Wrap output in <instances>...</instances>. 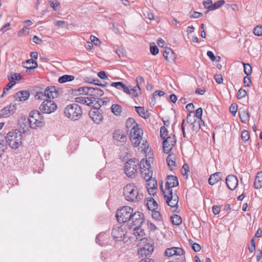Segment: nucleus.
<instances>
[{
  "label": "nucleus",
  "instance_id": "nucleus-1",
  "mask_svg": "<svg viewBox=\"0 0 262 262\" xmlns=\"http://www.w3.org/2000/svg\"><path fill=\"white\" fill-rule=\"evenodd\" d=\"M116 216L117 220L120 223L130 222L129 227H133V224L139 226L142 225L144 219L143 214L140 212H135L133 213V209L132 207L126 206L118 209Z\"/></svg>",
  "mask_w": 262,
  "mask_h": 262
},
{
  "label": "nucleus",
  "instance_id": "nucleus-2",
  "mask_svg": "<svg viewBox=\"0 0 262 262\" xmlns=\"http://www.w3.org/2000/svg\"><path fill=\"white\" fill-rule=\"evenodd\" d=\"M22 139V134L18 129L10 131L6 137L7 143L13 149H17L21 146Z\"/></svg>",
  "mask_w": 262,
  "mask_h": 262
},
{
  "label": "nucleus",
  "instance_id": "nucleus-3",
  "mask_svg": "<svg viewBox=\"0 0 262 262\" xmlns=\"http://www.w3.org/2000/svg\"><path fill=\"white\" fill-rule=\"evenodd\" d=\"M123 195L129 202H136L140 199L137 187L133 183L127 184L123 188Z\"/></svg>",
  "mask_w": 262,
  "mask_h": 262
},
{
  "label": "nucleus",
  "instance_id": "nucleus-4",
  "mask_svg": "<svg viewBox=\"0 0 262 262\" xmlns=\"http://www.w3.org/2000/svg\"><path fill=\"white\" fill-rule=\"evenodd\" d=\"M65 116L72 120L79 119L82 114V109L77 103H72L68 105L64 108Z\"/></svg>",
  "mask_w": 262,
  "mask_h": 262
},
{
  "label": "nucleus",
  "instance_id": "nucleus-5",
  "mask_svg": "<svg viewBox=\"0 0 262 262\" xmlns=\"http://www.w3.org/2000/svg\"><path fill=\"white\" fill-rule=\"evenodd\" d=\"M139 168V161L136 159H130L125 163L124 169L128 178H135Z\"/></svg>",
  "mask_w": 262,
  "mask_h": 262
},
{
  "label": "nucleus",
  "instance_id": "nucleus-6",
  "mask_svg": "<svg viewBox=\"0 0 262 262\" xmlns=\"http://www.w3.org/2000/svg\"><path fill=\"white\" fill-rule=\"evenodd\" d=\"M27 121L29 122L30 127L36 128L43 125V118L39 111L34 110L30 112Z\"/></svg>",
  "mask_w": 262,
  "mask_h": 262
},
{
  "label": "nucleus",
  "instance_id": "nucleus-7",
  "mask_svg": "<svg viewBox=\"0 0 262 262\" xmlns=\"http://www.w3.org/2000/svg\"><path fill=\"white\" fill-rule=\"evenodd\" d=\"M143 131L138 124L134 125L130 132V140L132 144L137 147L139 145L142 140Z\"/></svg>",
  "mask_w": 262,
  "mask_h": 262
},
{
  "label": "nucleus",
  "instance_id": "nucleus-8",
  "mask_svg": "<svg viewBox=\"0 0 262 262\" xmlns=\"http://www.w3.org/2000/svg\"><path fill=\"white\" fill-rule=\"evenodd\" d=\"M164 198L167 204L171 208H177L179 202V198L177 194H173L172 190H165L164 192Z\"/></svg>",
  "mask_w": 262,
  "mask_h": 262
},
{
  "label": "nucleus",
  "instance_id": "nucleus-9",
  "mask_svg": "<svg viewBox=\"0 0 262 262\" xmlns=\"http://www.w3.org/2000/svg\"><path fill=\"white\" fill-rule=\"evenodd\" d=\"M56 104L51 100H44L39 106V110L43 113L51 114L57 109Z\"/></svg>",
  "mask_w": 262,
  "mask_h": 262
},
{
  "label": "nucleus",
  "instance_id": "nucleus-10",
  "mask_svg": "<svg viewBox=\"0 0 262 262\" xmlns=\"http://www.w3.org/2000/svg\"><path fill=\"white\" fill-rule=\"evenodd\" d=\"M113 140L114 144L118 146L124 144L127 140L125 133L119 129L115 130L113 134Z\"/></svg>",
  "mask_w": 262,
  "mask_h": 262
},
{
  "label": "nucleus",
  "instance_id": "nucleus-11",
  "mask_svg": "<svg viewBox=\"0 0 262 262\" xmlns=\"http://www.w3.org/2000/svg\"><path fill=\"white\" fill-rule=\"evenodd\" d=\"M184 250L178 247H172L170 248H167L165 251V254L167 256H179V259H180V261L176 262H184Z\"/></svg>",
  "mask_w": 262,
  "mask_h": 262
},
{
  "label": "nucleus",
  "instance_id": "nucleus-12",
  "mask_svg": "<svg viewBox=\"0 0 262 262\" xmlns=\"http://www.w3.org/2000/svg\"><path fill=\"white\" fill-rule=\"evenodd\" d=\"M58 91L57 88L54 86H48L44 91L43 93H38L36 95V97H38V99H40L41 96H45L49 99H54L58 96Z\"/></svg>",
  "mask_w": 262,
  "mask_h": 262
},
{
  "label": "nucleus",
  "instance_id": "nucleus-13",
  "mask_svg": "<svg viewBox=\"0 0 262 262\" xmlns=\"http://www.w3.org/2000/svg\"><path fill=\"white\" fill-rule=\"evenodd\" d=\"M176 143V138L174 135L167 136L163 142V151L165 154H169Z\"/></svg>",
  "mask_w": 262,
  "mask_h": 262
},
{
  "label": "nucleus",
  "instance_id": "nucleus-14",
  "mask_svg": "<svg viewBox=\"0 0 262 262\" xmlns=\"http://www.w3.org/2000/svg\"><path fill=\"white\" fill-rule=\"evenodd\" d=\"M16 110L15 104H10L0 111V117L6 118L13 115Z\"/></svg>",
  "mask_w": 262,
  "mask_h": 262
},
{
  "label": "nucleus",
  "instance_id": "nucleus-15",
  "mask_svg": "<svg viewBox=\"0 0 262 262\" xmlns=\"http://www.w3.org/2000/svg\"><path fill=\"white\" fill-rule=\"evenodd\" d=\"M89 115L93 121L96 124H99L103 120L102 113L98 110H91Z\"/></svg>",
  "mask_w": 262,
  "mask_h": 262
},
{
  "label": "nucleus",
  "instance_id": "nucleus-16",
  "mask_svg": "<svg viewBox=\"0 0 262 262\" xmlns=\"http://www.w3.org/2000/svg\"><path fill=\"white\" fill-rule=\"evenodd\" d=\"M154 250V246L152 244L146 243L138 250V254L142 257L150 256Z\"/></svg>",
  "mask_w": 262,
  "mask_h": 262
},
{
  "label": "nucleus",
  "instance_id": "nucleus-17",
  "mask_svg": "<svg viewBox=\"0 0 262 262\" xmlns=\"http://www.w3.org/2000/svg\"><path fill=\"white\" fill-rule=\"evenodd\" d=\"M141 225L139 226L133 224V227H129L130 229H133L134 234L136 238L139 241H142L145 238V232L144 230L141 228Z\"/></svg>",
  "mask_w": 262,
  "mask_h": 262
},
{
  "label": "nucleus",
  "instance_id": "nucleus-18",
  "mask_svg": "<svg viewBox=\"0 0 262 262\" xmlns=\"http://www.w3.org/2000/svg\"><path fill=\"white\" fill-rule=\"evenodd\" d=\"M178 185L179 182L176 177L168 176L167 177V181L165 184L166 189L165 190H172V188L177 186Z\"/></svg>",
  "mask_w": 262,
  "mask_h": 262
},
{
  "label": "nucleus",
  "instance_id": "nucleus-19",
  "mask_svg": "<svg viewBox=\"0 0 262 262\" xmlns=\"http://www.w3.org/2000/svg\"><path fill=\"white\" fill-rule=\"evenodd\" d=\"M226 183L227 187L230 190H234L238 185V180L237 178L232 174L228 175L226 179Z\"/></svg>",
  "mask_w": 262,
  "mask_h": 262
},
{
  "label": "nucleus",
  "instance_id": "nucleus-20",
  "mask_svg": "<svg viewBox=\"0 0 262 262\" xmlns=\"http://www.w3.org/2000/svg\"><path fill=\"white\" fill-rule=\"evenodd\" d=\"M23 67L25 68L26 72L28 73H31L34 69H36L38 67L37 63L33 59H30L27 60L24 62Z\"/></svg>",
  "mask_w": 262,
  "mask_h": 262
},
{
  "label": "nucleus",
  "instance_id": "nucleus-21",
  "mask_svg": "<svg viewBox=\"0 0 262 262\" xmlns=\"http://www.w3.org/2000/svg\"><path fill=\"white\" fill-rule=\"evenodd\" d=\"M109 235L106 232H101L97 235L96 242L101 246H104L107 243Z\"/></svg>",
  "mask_w": 262,
  "mask_h": 262
},
{
  "label": "nucleus",
  "instance_id": "nucleus-22",
  "mask_svg": "<svg viewBox=\"0 0 262 262\" xmlns=\"http://www.w3.org/2000/svg\"><path fill=\"white\" fill-rule=\"evenodd\" d=\"M125 232L122 227H116L112 229V235L114 238L119 239L125 235Z\"/></svg>",
  "mask_w": 262,
  "mask_h": 262
},
{
  "label": "nucleus",
  "instance_id": "nucleus-23",
  "mask_svg": "<svg viewBox=\"0 0 262 262\" xmlns=\"http://www.w3.org/2000/svg\"><path fill=\"white\" fill-rule=\"evenodd\" d=\"M30 93L28 91H21L16 93L14 95V98L16 101H22L28 99Z\"/></svg>",
  "mask_w": 262,
  "mask_h": 262
},
{
  "label": "nucleus",
  "instance_id": "nucleus-24",
  "mask_svg": "<svg viewBox=\"0 0 262 262\" xmlns=\"http://www.w3.org/2000/svg\"><path fill=\"white\" fill-rule=\"evenodd\" d=\"M163 55L165 59L169 61H173L176 58L173 51L169 48H166L163 51Z\"/></svg>",
  "mask_w": 262,
  "mask_h": 262
},
{
  "label": "nucleus",
  "instance_id": "nucleus-25",
  "mask_svg": "<svg viewBox=\"0 0 262 262\" xmlns=\"http://www.w3.org/2000/svg\"><path fill=\"white\" fill-rule=\"evenodd\" d=\"M166 161L170 170L176 169V157L174 155H169L166 158Z\"/></svg>",
  "mask_w": 262,
  "mask_h": 262
},
{
  "label": "nucleus",
  "instance_id": "nucleus-26",
  "mask_svg": "<svg viewBox=\"0 0 262 262\" xmlns=\"http://www.w3.org/2000/svg\"><path fill=\"white\" fill-rule=\"evenodd\" d=\"M221 173L220 172H216L213 174H212L209 179L208 183L211 185H213L217 183L221 179Z\"/></svg>",
  "mask_w": 262,
  "mask_h": 262
},
{
  "label": "nucleus",
  "instance_id": "nucleus-27",
  "mask_svg": "<svg viewBox=\"0 0 262 262\" xmlns=\"http://www.w3.org/2000/svg\"><path fill=\"white\" fill-rule=\"evenodd\" d=\"M254 187L257 189L262 187V171L257 173L254 180Z\"/></svg>",
  "mask_w": 262,
  "mask_h": 262
},
{
  "label": "nucleus",
  "instance_id": "nucleus-28",
  "mask_svg": "<svg viewBox=\"0 0 262 262\" xmlns=\"http://www.w3.org/2000/svg\"><path fill=\"white\" fill-rule=\"evenodd\" d=\"M135 109L140 117L145 119L148 118L149 114L148 113V111L145 110L144 107L135 106Z\"/></svg>",
  "mask_w": 262,
  "mask_h": 262
},
{
  "label": "nucleus",
  "instance_id": "nucleus-29",
  "mask_svg": "<svg viewBox=\"0 0 262 262\" xmlns=\"http://www.w3.org/2000/svg\"><path fill=\"white\" fill-rule=\"evenodd\" d=\"M146 205L149 210H155L158 208V204L156 201L152 198H147Z\"/></svg>",
  "mask_w": 262,
  "mask_h": 262
},
{
  "label": "nucleus",
  "instance_id": "nucleus-30",
  "mask_svg": "<svg viewBox=\"0 0 262 262\" xmlns=\"http://www.w3.org/2000/svg\"><path fill=\"white\" fill-rule=\"evenodd\" d=\"M141 174L146 181L152 179V171L150 169L143 168L141 170Z\"/></svg>",
  "mask_w": 262,
  "mask_h": 262
},
{
  "label": "nucleus",
  "instance_id": "nucleus-31",
  "mask_svg": "<svg viewBox=\"0 0 262 262\" xmlns=\"http://www.w3.org/2000/svg\"><path fill=\"white\" fill-rule=\"evenodd\" d=\"M130 93L129 95L133 98H135L141 95V88L139 85L134 86L130 90Z\"/></svg>",
  "mask_w": 262,
  "mask_h": 262
},
{
  "label": "nucleus",
  "instance_id": "nucleus-32",
  "mask_svg": "<svg viewBox=\"0 0 262 262\" xmlns=\"http://www.w3.org/2000/svg\"><path fill=\"white\" fill-rule=\"evenodd\" d=\"M112 113L116 116H120L122 112L121 105L113 104L111 107Z\"/></svg>",
  "mask_w": 262,
  "mask_h": 262
},
{
  "label": "nucleus",
  "instance_id": "nucleus-33",
  "mask_svg": "<svg viewBox=\"0 0 262 262\" xmlns=\"http://www.w3.org/2000/svg\"><path fill=\"white\" fill-rule=\"evenodd\" d=\"M74 76L73 75H64L60 77L58 79V82L60 83H63L69 81H72L74 79Z\"/></svg>",
  "mask_w": 262,
  "mask_h": 262
},
{
  "label": "nucleus",
  "instance_id": "nucleus-34",
  "mask_svg": "<svg viewBox=\"0 0 262 262\" xmlns=\"http://www.w3.org/2000/svg\"><path fill=\"white\" fill-rule=\"evenodd\" d=\"M202 121L200 120L194 119L193 121L190 123V125L191 126L192 130L197 133L199 131L201 128L200 122Z\"/></svg>",
  "mask_w": 262,
  "mask_h": 262
},
{
  "label": "nucleus",
  "instance_id": "nucleus-35",
  "mask_svg": "<svg viewBox=\"0 0 262 262\" xmlns=\"http://www.w3.org/2000/svg\"><path fill=\"white\" fill-rule=\"evenodd\" d=\"M239 117L243 123H246L249 120V115L247 111H243L239 112Z\"/></svg>",
  "mask_w": 262,
  "mask_h": 262
},
{
  "label": "nucleus",
  "instance_id": "nucleus-36",
  "mask_svg": "<svg viewBox=\"0 0 262 262\" xmlns=\"http://www.w3.org/2000/svg\"><path fill=\"white\" fill-rule=\"evenodd\" d=\"M150 162V159L148 160L142 159L140 163L141 170H143V168L150 169L151 167Z\"/></svg>",
  "mask_w": 262,
  "mask_h": 262
},
{
  "label": "nucleus",
  "instance_id": "nucleus-37",
  "mask_svg": "<svg viewBox=\"0 0 262 262\" xmlns=\"http://www.w3.org/2000/svg\"><path fill=\"white\" fill-rule=\"evenodd\" d=\"M171 220L172 223L175 225H179L182 223L181 217L177 214H174L171 216Z\"/></svg>",
  "mask_w": 262,
  "mask_h": 262
},
{
  "label": "nucleus",
  "instance_id": "nucleus-38",
  "mask_svg": "<svg viewBox=\"0 0 262 262\" xmlns=\"http://www.w3.org/2000/svg\"><path fill=\"white\" fill-rule=\"evenodd\" d=\"M225 3V1L224 0H220L217 1L212 4V6L211 7L212 10H214L220 8L221 6L224 5Z\"/></svg>",
  "mask_w": 262,
  "mask_h": 262
},
{
  "label": "nucleus",
  "instance_id": "nucleus-39",
  "mask_svg": "<svg viewBox=\"0 0 262 262\" xmlns=\"http://www.w3.org/2000/svg\"><path fill=\"white\" fill-rule=\"evenodd\" d=\"M244 72L245 74L247 76H249L252 73V67L249 63H244Z\"/></svg>",
  "mask_w": 262,
  "mask_h": 262
},
{
  "label": "nucleus",
  "instance_id": "nucleus-40",
  "mask_svg": "<svg viewBox=\"0 0 262 262\" xmlns=\"http://www.w3.org/2000/svg\"><path fill=\"white\" fill-rule=\"evenodd\" d=\"M250 138L249 132L246 130H244L241 133V139L244 142L247 141Z\"/></svg>",
  "mask_w": 262,
  "mask_h": 262
},
{
  "label": "nucleus",
  "instance_id": "nucleus-41",
  "mask_svg": "<svg viewBox=\"0 0 262 262\" xmlns=\"http://www.w3.org/2000/svg\"><path fill=\"white\" fill-rule=\"evenodd\" d=\"M147 182V188H157V182L155 179H151Z\"/></svg>",
  "mask_w": 262,
  "mask_h": 262
},
{
  "label": "nucleus",
  "instance_id": "nucleus-42",
  "mask_svg": "<svg viewBox=\"0 0 262 262\" xmlns=\"http://www.w3.org/2000/svg\"><path fill=\"white\" fill-rule=\"evenodd\" d=\"M253 33L257 36H262V25L255 27L253 29Z\"/></svg>",
  "mask_w": 262,
  "mask_h": 262
},
{
  "label": "nucleus",
  "instance_id": "nucleus-43",
  "mask_svg": "<svg viewBox=\"0 0 262 262\" xmlns=\"http://www.w3.org/2000/svg\"><path fill=\"white\" fill-rule=\"evenodd\" d=\"M137 124L134 119L132 118H129L126 122V126L127 128H132V127L135 125Z\"/></svg>",
  "mask_w": 262,
  "mask_h": 262
},
{
  "label": "nucleus",
  "instance_id": "nucleus-44",
  "mask_svg": "<svg viewBox=\"0 0 262 262\" xmlns=\"http://www.w3.org/2000/svg\"><path fill=\"white\" fill-rule=\"evenodd\" d=\"M160 136L163 139H164L168 136V130L166 129V128L164 126L161 127Z\"/></svg>",
  "mask_w": 262,
  "mask_h": 262
},
{
  "label": "nucleus",
  "instance_id": "nucleus-45",
  "mask_svg": "<svg viewBox=\"0 0 262 262\" xmlns=\"http://www.w3.org/2000/svg\"><path fill=\"white\" fill-rule=\"evenodd\" d=\"M104 92L102 90L98 88H95L94 97L96 98L97 97H100L102 96Z\"/></svg>",
  "mask_w": 262,
  "mask_h": 262
},
{
  "label": "nucleus",
  "instance_id": "nucleus-46",
  "mask_svg": "<svg viewBox=\"0 0 262 262\" xmlns=\"http://www.w3.org/2000/svg\"><path fill=\"white\" fill-rule=\"evenodd\" d=\"M247 93V92L245 90L242 88L240 89L237 94L238 99H241L245 97L246 96Z\"/></svg>",
  "mask_w": 262,
  "mask_h": 262
},
{
  "label": "nucleus",
  "instance_id": "nucleus-47",
  "mask_svg": "<svg viewBox=\"0 0 262 262\" xmlns=\"http://www.w3.org/2000/svg\"><path fill=\"white\" fill-rule=\"evenodd\" d=\"M212 0H206L203 3V5L205 8L208 9L209 11H212L211 7L212 6Z\"/></svg>",
  "mask_w": 262,
  "mask_h": 262
},
{
  "label": "nucleus",
  "instance_id": "nucleus-48",
  "mask_svg": "<svg viewBox=\"0 0 262 262\" xmlns=\"http://www.w3.org/2000/svg\"><path fill=\"white\" fill-rule=\"evenodd\" d=\"M124 85V84L122 82L119 81L112 83L111 86L115 87L118 90H120L123 88Z\"/></svg>",
  "mask_w": 262,
  "mask_h": 262
},
{
  "label": "nucleus",
  "instance_id": "nucleus-49",
  "mask_svg": "<svg viewBox=\"0 0 262 262\" xmlns=\"http://www.w3.org/2000/svg\"><path fill=\"white\" fill-rule=\"evenodd\" d=\"M29 34V29L26 27H24L21 30H20L18 33V35L19 36H23L24 35H26Z\"/></svg>",
  "mask_w": 262,
  "mask_h": 262
},
{
  "label": "nucleus",
  "instance_id": "nucleus-50",
  "mask_svg": "<svg viewBox=\"0 0 262 262\" xmlns=\"http://www.w3.org/2000/svg\"><path fill=\"white\" fill-rule=\"evenodd\" d=\"M203 113V110L201 107H199L195 111V117L198 118V120H202V116Z\"/></svg>",
  "mask_w": 262,
  "mask_h": 262
},
{
  "label": "nucleus",
  "instance_id": "nucleus-51",
  "mask_svg": "<svg viewBox=\"0 0 262 262\" xmlns=\"http://www.w3.org/2000/svg\"><path fill=\"white\" fill-rule=\"evenodd\" d=\"M49 3L50 5V6L54 10H56L58 6L60 5L59 3L57 0H55L54 1H50Z\"/></svg>",
  "mask_w": 262,
  "mask_h": 262
},
{
  "label": "nucleus",
  "instance_id": "nucleus-52",
  "mask_svg": "<svg viewBox=\"0 0 262 262\" xmlns=\"http://www.w3.org/2000/svg\"><path fill=\"white\" fill-rule=\"evenodd\" d=\"M85 99L86 103H85V104L89 106L92 105L94 101H95V98L94 97H85Z\"/></svg>",
  "mask_w": 262,
  "mask_h": 262
},
{
  "label": "nucleus",
  "instance_id": "nucleus-53",
  "mask_svg": "<svg viewBox=\"0 0 262 262\" xmlns=\"http://www.w3.org/2000/svg\"><path fill=\"white\" fill-rule=\"evenodd\" d=\"M150 51L153 55H156L158 54L159 49L156 45L151 46L150 47Z\"/></svg>",
  "mask_w": 262,
  "mask_h": 262
},
{
  "label": "nucleus",
  "instance_id": "nucleus-54",
  "mask_svg": "<svg viewBox=\"0 0 262 262\" xmlns=\"http://www.w3.org/2000/svg\"><path fill=\"white\" fill-rule=\"evenodd\" d=\"M90 39L92 43H94L95 46H98L100 43L99 39L94 35L90 36Z\"/></svg>",
  "mask_w": 262,
  "mask_h": 262
},
{
  "label": "nucleus",
  "instance_id": "nucleus-55",
  "mask_svg": "<svg viewBox=\"0 0 262 262\" xmlns=\"http://www.w3.org/2000/svg\"><path fill=\"white\" fill-rule=\"evenodd\" d=\"M98 102H99L101 104V106L102 105H106L110 102V100L107 98L104 99H98Z\"/></svg>",
  "mask_w": 262,
  "mask_h": 262
},
{
  "label": "nucleus",
  "instance_id": "nucleus-56",
  "mask_svg": "<svg viewBox=\"0 0 262 262\" xmlns=\"http://www.w3.org/2000/svg\"><path fill=\"white\" fill-rule=\"evenodd\" d=\"M214 78L216 82L218 84H221L223 82V79L222 76L220 74L215 75L214 76Z\"/></svg>",
  "mask_w": 262,
  "mask_h": 262
},
{
  "label": "nucleus",
  "instance_id": "nucleus-57",
  "mask_svg": "<svg viewBox=\"0 0 262 262\" xmlns=\"http://www.w3.org/2000/svg\"><path fill=\"white\" fill-rule=\"evenodd\" d=\"M98 99L95 98V101H94V103H93V106L94 107L93 108L92 110H99L100 107H101V104H100L99 102H98Z\"/></svg>",
  "mask_w": 262,
  "mask_h": 262
},
{
  "label": "nucleus",
  "instance_id": "nucleus-58",
  "mask_svg": "<svg viewBox=\"0 0 262 262\" xmlns=\"http://www.w3.org/2000/svg\"><path fill=\"white\" fill-rule=\"evenodd\" d=\"M94 89L95 88L88 86V88L86 89V90H88V91H86V95H89L91 97H94Z\"/></svg>",
  "mask_w": 262,
  "mask_h": 262
},
{
  "label": "nucleus",
  "instance_id": "nucleus-59",
  "mask_svg": "<svg viewBox=\"0 0 262 262\" xmlns=\"http://www.w3.org/2000/svg\"><path fill=\"white\" fill-rule=\"evenodd\" d=\"M188 170H189V167H188V165L186 164H184L182 166V171H181L182 174L183 176L186 175Z\"/></svg>",
  "mask_w": 262,
  "mask_h": 262
},
{
  "label": "nucleus",
  "instance_id": "nucleus-60",
  "mask_svg": "<svg viewBox=\"0 0 262 262\" xmlns=\"http://www.w3.org/2000/svg\"><path fill=\"white\" fill-rule=\"evenodd\" d=\"M152 217L157 220H160L161 219V215L159 212L154 210L152 213Z\"/></svg>",
  "mask_w": 262,
  "mask_h": 262
},
{
  "label": "nucleus",
  "instance_id": "nucleus-61",
  "mask_svg": "<svg viewBox=\"0 0 262 262\" xmlns=\"http://www.w3.org/2000/svg\"><path fill=\"white\" fill-rule=\"evenodd\" d=\"M237 110V105H234L232 104L230 106L229 111L231 112V113H232L234 116L235 115Z\"/></svg>",
  "mask_w": 262,
  "mask_h": 262
},
{
  "label": "nucleus",
  "instance_id": "nucleus-62",
  "mask_svg": "<svg viewBox=\"0 0 262 262\" xmlns=\"http://www.w3.org/2000/svg\"><path fill=\"white\" fill-rule=\"evenodd\" d=\"M251 82V80L249 76H246L244 78V83L246 86H249Z\"/></svg>",
  "mask_w": 262,
  "mask_h": 262
},
{
  "label": "nucleus",
  "instance_id": "nucleus-63",
  "mask_svg": "<svg viewBox=\"0 0 262 262\" xmlns=\"http://www.w3.org/2000/svg\"><path fill=\"white\" fill-rule=\"evenodd\" d=\"M10 75L14 77V80L15 81L16 80H20L22 78V76L19 74L16 73H11Z\"/></svg>",
  "mask_w": 262,
  "mask_h": 262
},
{
  "label": "nucleus",
  "instance_id": "nucleus-64",
  "mask_svg": "<svg viewBox=\"0 0 262 262\" xmlns=\"http://www.w3.org/2000/svg\"><path fill=\"white\" fill-rule=\"evenodd\" d=\"M97 75L101 79L104 80L107 79V76L104 71H100L98 72Z\"/></svg>",
  "mask_w": 262,
  "mask_h": 262
}]
</instances>
